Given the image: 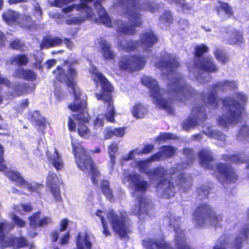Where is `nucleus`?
<instances>
[{"label": "nucleus", "instance_id": "53", "mask_svg": "<svg viewBox=\"0 0 249 249\" xmlns=\"http://www.w3.org/2000/svg\"><path fill=\"white\" fill-rule=\"evenodd\" d=\"M160 20L164 23L172 24L173 22V18L171 11L169 10L164 11L160 16Z\"/></svg>", "mask_w": 249, "mask_h": 249}, {"label": "nucleus", "instance_id": "36", "mask_svg": "<svg viewBox=\"0 0 249 249\" xmlns=\"http://www.w3.org/2000/svg\"><path fill=\"white\" fill-rule=\"evenodd\" d=\"M212 187L208 183L203 184L200 187L197 188L196 190V196L197 198L200 200L204 199H207L208 196L211 192Z\"/></svg>", "mask_w": 249, "mask_h": 249}, {"label": "nucleus", "instance_id": "19", "mask_svg": "<svg viewBox=\"0 0 249 249\" xmlns=\"http://www.w3.org/2000/svg\"><path fill=\"white\" fill-rule=\"evenodd\" d=\"M194 65L196 68L209 73L214 72L218 70L213 58L208 56L195 59Z\"/></svg>", "mask_w": 249, "mask_h": 249}, {"label": "nucleus", "instance_id": "31", "mask_svg": "<svg viewBox=\"0 0 249 249\" xmlns=\"http://www.w3.org/2000/svg\"><path fill=\"white\" fill-rule=\"evenodd\" d=\"M90 119V117L88 116V121L77 120L78 121L77 129V133L78 135L83 138L87 139L90 135V131L86 124V123H89Z\"/></svg>", "mask_w": 249, "mask_h": 249}, {"label": "nucleus", "instance_id": "51", "mask_svg": "<svg viewBox=\"0 0 249 249\" xmlns=\"http://www.w3.org/2000/svg\"><path fill=\"white\" fill-rule=\"evenodd\" d=\"M144 107L141 103L135 104L132 109V113L137 118H142L144 114Z\"/></svg>", "mask_w": 249, "mask_h": 249}, {"label": "nucleus", "instance_id": "27", "mask_svg": "<svg viewBox=\"0 0 249 249\" xmlns=\"http://www.w3.org/2000/svg\"><path fill=\"white\" fill-rule=\"evenodd\" d=\"M13 76L29 81H34L36 79L37 74L33 70L19 68L15 70Z\"/></svg>", "mask_w": 249, "mask_h": 249}, {"label": "nucleus", "instance_id": "50", "mask_svg": "<svg viewBox=\"0 0 249 249\" xmlns=\"http://www.w3.org/2000/svg\"><path fill=\"white\" fill-rule=\"evenodd\" d=\"M94 0H80V3H84L85 4L83 8H81L83 12H85L86 14L88 15L89 17H90L92 19L95 18V15L93 12L92 8L88 5V2H90Z\"/></svg>", "mask_w": 249, "mask_h": 249}, {"label": "nucleus", "instance_id": "62", "mask_svg": "<svg viewBox=\"0 0 249 249\" xmlns=\"http://www.w3.org/2000/svg\"><path fill=\"white\" fill-rule=\"evenodd\" d=\"M4 147L0 143V171H3L6 170L7 167L6 164L4 163Z\"/></svg>", "mask_w": 249, "mask_h": 249}, {"label": "nucleus", "instance_id": "18", "mask_svg": "<svg viewBox=\"0 0 249 249\" xmlns=\"http://www.w3.org/2000/svg\"><path fill=\"white\" fill-rule=\"evenodd\" d=\"M142 245L146 249H174L170 243L164 240V236L160 238H147L142 241Z\"/></svg>", "mask_w": 249, "mask_h": 249}, {"label": "nucleus", "instance_id": "1", "mask_svg": "<svg viewBox=\"0 0 249 249\" xmlns=\"http://www.w3.org/2000/svg\"><path fill=\"white\" fill-rule=\"evenodd\" d=\"M139 168L150 180L159 179L155 186L157 190L161 191L160 197L164 199H170L176 194L175 185L173 180V176L177 174L176 181L177 185L182 187L187 181L184 173L178 171L177 167H172L169 170L163 166H158L145 171L146 163L143 161L138 162Z\"/></svg>", "mask_w": 249, "mask_h": 249}, {"label": "nucleus", "instance_id": "24", "mask_svg": "<svg viewBox=\"0 0 249 249\" xmlns=\"http://www.w3.org/2000/svg\"><path fill=\"white\" fill-rule=\"evenodd\" d=\"M198 156L202 166L210 170L214 169L212 163L213 161L214 158L211 151L205 149H202L199 152Z\"/></svg>", "mask_w": 249, "mask_h": 249}, {"label": "nucleus", "instance_id": "45", "mask_svg": "<svg viewBox=\"0 0 249 249\" xmlns=\"http://www.w3.org/2000/svg\"><path fill=\"white\" fill-rule=\"evenodd\" d=\"M174 241L177 249H194L187 243L184 236L177 235Z\"/></svg>", "mask_w": 249, "mask_h": 249}, {"label": "nucleus", "instance_id": "5", "mask_svg": "<svg viewBox=\"0 0 249 249\" xmlns=\"http://www.w3.org/2000/svg\"><path fill=\"white\" fill-rule=\"evenodd\" d=\"M141 81L142 84L149 89L150 96L157 107L160 109L166 110L169 114H174L171 100L162 97L165 90L160 88L158 81L151 77L146 76H143Z\"/></svg>", "mask_w": 249, "mask_h": 249}, {"label": "nucleus", "instance_id": "23", "mask_svg": "<svg viewBox=\"0 0 249 249\" xmlns=\"http://www.w3.org/2000/svg\"><path fill=\"white\" fill-rule=\"evenodd\" d=\"M155 205L151 200L142 196H139V208L135 213L136 215L140 216L142 213L149 215L151 212L154 211Z\"/></svg>", "mask_w": 249, "mask_h": 249}, {"label": "nucleus", "instance_id": "37", "mask_svg": "<svg viewBox=\"0 0 249 249\" xmlns=\"http://www.w3.org/2000/svg\"><path fill=\"white\" fill-rule=\"evenodd\" d=\"M243 41V34L242 32L234 29L229 32L228 35V43L229 44L242 43Z\"/></svg>", "mask_w": 249, "mask_h": 249}, {"label": "nucleus", "instance_id": "33", "mask_svg": "<svg viewBox=\"0 0 249 249\" xmlns=\"http://www.w3.org/2000/svg\"><path fill=\"white\" fill-rule=\"evenodd\" d=\"M218 5L215 7V10L218 15L224 12L228 18H230L234 14L232 7L227 2L218 1Z\"/></svg>", "mask_w": 249, "mask_h": 249}, {"label": "nucleus", "instance_id": "16", "mask_svg": "<svg viewBox=\"0 0 249 249\" xmlns=\"http://www.w3.org/2000/svg\"><path fill=\"white\" fill-rule=\"evenodd\" d=\"M216 171L220 176L229 183H234L238 178L237 173L230 164L226 163L219 162L215 166Z\"/></svg>", "mask_w": 249, "mask_h": 249}, {"label": "nucleus", "instance_id": "32", "mask_svg": "<svg viewBox=\"0 0 249 249\" xmlns=\"http://www.w3.org/2000/svg\"><path fill=\"white\" fill-rule=\"evenodd\" d=\"M62 42V39L59 37H52L50 36H47L43 38L41 45L45 48L48 49L59 46Z\"/></svg>", "mask_w": 249, "mask_h": 249}, {"label": "nucleus", "instance_id": "39", "mask_svg": "<svg viewBox=\"0 0 249 249\" xmlns=\"http://www.w3.org/2000/svg\"><path fill=\"white\" fill-rule=\"evenodd\" d=\"M48 159L50 161H51L53 165L57 171L62 169L64 166L63 162L56 148H54L53 157L50 156L48 157Z\"/></svg>", "mask_w": 249, "mask_h": 249}, {"label": "nucleus", "instance_id": "2", "mask_svg": "<svg viewBox=\"0 0 249 249\" xmlns=\"http://www.w3.org/2000/svg\"><path fill=\"white\" fill-rule=\"evenodd\" d=\"M117 2L131 24L129 26L125 22H122L117 30L120 35H133L136 32V27L142 26L141 15L138 12L143 10L153 13L160 8L159 3L151 0H117Z\"/></svg>", "mask_w": 249, "mask_h": 249}, {"label": "nucleus", "instance_id": "25", "mask_svg": "<svg viewBox=\"0 0 249 249\" xmlns=\"http://www.w3.org/2000/svg\"><path fill=\"white\" fill-rule=\"evenodd\" d=\"M98 43L99 45V51L104 59L111 60L115 58V54L111 48V44L107 40L100 38Z\"/></svg>", "mask_w": 249, "mask_h": 249}, {"label": "nucleus", "instance_id": "64", "mask_svg": "<svg viewBox=\"0 0 249 249\" xmlns=\"http://www.w3.org/2000/svg\"><path fill=\"white\" fill-rule=\"evenodd\" d=\"M210 137L214 139L222 140L225 139V135L221 131L213 130L210 132Z\"/></svg>", "mask_w": 249, "mask_h": 249}, {"label": "nucleus", "instance_id": "48", "mask_svg": "<svg viewBox=\"0 0 249 249\" xmlns=\"http://www.w3.org/2000/svg\"><path fill=\"white\" fill-rule=\"evenodd\" d=\"M102 211L101 210H97L95 213L96 215L99 217L101 220V222L102 223L103 230L102 231L103 234L105 235L106 236H110L111 235V232L108 230V227L107 222L106 221V219L104 216L101 214L100 213H102Z\"/></svg>", "mask_w": 249, "mask_h": 249}, {"label": "nucleus", "instance_id": "49", "mask_svg": "<svg viewBox=\"0 0 249 249\" xmlns=\"http://www.w3.org/2000/svg\"><path fill=\"white\" fill-rule=\"evenodd\" d=\"M11 62H15L18 66H25L28 63V58L25 54H19L16 55L11 59Z\"/></svg>", "mask_w": 249, "mask_h": 249}, {"label": "nucleus", "instance_id": "9", "mask_svg": "<svg viewBox=\"0 0 249 249\" xmlns=\"http://www.w3.org/2000/svg\"><path fill=\"white\" fill-rule=\"evenodd\" d=\"M168 92L180 98L188 99L194 94V90L188 85L183 77L178 73L176 77L172 79L168 85Z\"/></svg>", "mask_w": 249, "mask_h": 249}, {"label": "nucleus", "instance_id": "7", "mask_svg": "<svg viewBox=\"0 0 249 249\" xmlns=\"http://www.w3.org/2000/svg\"><path fill=\"white\" fill-rule=\"evenodd\" d=\"M14 228V224L12 222L6 220L0 222V249L12 248L19 249L28 247V241L24 236H7Z\"/></svg>", "mask_w": 249, "mask_h": 249}, {"label": "nucleus", "instance_id": "57", "mask_svg": "<svg viewBox=\"0 0 249 249\" xmlns=\"http://www.w3.org/2000/svg\"><path fill=\"white\" fill-rule=\"evenodd\" d=\"M85 4L84 3L72 4L71 5L67 6L62 9V11L64 13H68L73 11L74 9L81 13H83L81 8H83Z\"/></svg>", "mask_w": 249, "mask_h": 249}, {"label": "nucleus", "instance_id": "61", "mask_svg": "<svg viewBox=\"0 0 249 249\" xmlns=\"http://www.w3.org/2000/svg\"><path fill=\"white\" fill-rule=\"evenodd\" d=\"M173 138V134L169 132L161 133L157 137L156 140L160 143L161 142H165L166 140Z\"/></svg>", "mask_w": 249, "mask_h": 249}, {"label": "nucleus", "instance_id": "52", "mask_svg": "<svg viewBox=\"0 0 249 249\" xmlns=\"http://www.w3.org/2000/svg\"><path fill=\"white\" fill-rule=\"evenodd\" d=\"M52 73L55 75L56 79L60 82H62L66 77L65 70L59 65L56 67Z\"/></svg>", "mask_w": 249, "mask_h": 249}, {"label": "nucleus", "instance_id": "63", "mask_svg": "<svg viewBox=\"0 0 249 249\" xmlns=\"http://www.w3.org/2000/svg\"><path fill=\"white\" fill-rule=\"evenodd\" d=\"M12 219L14 224L19 228H23L25 227L26 222L25 221L17 215L16 214H13L12 216Z\"/></svg>", "mask_w": 249, "mask_h": 249}, {"label": "nucleus", "instance_id": "15", "mask_svg": "<svg viewBox=\"0 0 249 249\" xmlns=\"http://www.w3.org/2000/svg\"><path fill=\"white\" fill-rule=\"evenodd\" d=\"M180 64L177 58L171 53H166L156 64V67L161 70H166L168 72L166 74L167 76L171 72L175 73L174 71V70L178 68Z\"/></svg>", "mask_w": 249, "mask_h": 249}, {"label": "nucleus", "instance_id": "22", "mask_svg": "<svg viewBox=\"0 0 249 249\" xmlns=\"http://www.w3.org/2000/svg\"><path fill=\"white\" fill-rule=\"evenodd\" d=\"M175 153L174 148L171 145H162L159 148V151L152 155L149 160L151 161H160L172 158Z\"/></svg>", "mask_w": 249, "mask_h": 249}, {"label": "nucleus", "instance_id": "47", "mask_svg": "<svg viewBox=\"0 0 249 249\" xmlns=\"http://www.w3.org/2000/svg\"><path fill=\"white\" fill-rule=\"evenodd\" d=\"M185 0H169L170 3L176 4V5L180 4V7L183 12H189L193 9V4L185 2Z\"/></svg>", "mask_w": 249, "mask_h": 249}, {"label": "nucleus", "instance_id": "4", "mask_svg": "<svg viewBox=\"0 0 249 249\" xmlns=\"http://www.w3.org/2000/svg\"><path fill=\"white\" fill-rule=\"evenodd\" d=\"M96 75L100 83L101 89L100 93L95 94V97L106 105V120L108 122L114 123L115 111L112 94L114 88L102 73L97 72Z\"/></svg>", "mask_w": 249, "mask_h": 249}, {"label": "nucleus", "instance_id": "38", "mask_svg": "<svg viewBox=\"0 0 249 249\" xmlns=\"http://www.w3.org/2000/svg\"><path fill=\"white\" fill-rule=\"evenodd\" d=\"M119 45L122 49L127 52L135 51L140 45L139 40H126L124 42L121 41L120 42Z\"/></svg>", "mask_w": 249, "mask_h": 249}, {"label": "nucleus", "instance_id": "10", "mask_svg": "<svg viewBox=\"0 0 249 249\" xmlns=\"http://www.w3.org/2000/svg\"><path fill=\"white\" fill-rule=\"evenodd\" d=\"M146 56L139 55H125L121 57L118 64L123 71H139L143 69L146 63Z\"/></svg>", "mask_w": 249, "mask_h": 249}, {"label": "nucleus", "instance_id": "54", "mask_svg": "<svg viewBox=\"0 0 249 249\" xmlns=\"http://www.w3.org/2000/svg\"><path fill=\"white\" fill-rule=\"evenodd\" d=\"M99 18L101 22L107 27L112 26V22L105 10L102 11V14L99 15Z\"/></svg>", "mask_w": 249, "mask_h": 249}, {"label": "nucleus", "instance_id": "55", "mask_svg": "<svg viewBox=\"0 0 249 249\" xmlns=\"http://www.w3.org/2000/svg\"><path fill=\"white\" fill-rule=\"evenodd\" d=\"M24 46V43L18 38H15L9 44V47L15 50H20L23 48Z\"/></svg>", "mask_w": 249, "mask_h": 249}, {"label": "nucleus", "instance_id": "35", "mask_svg": "<svg viewBox=\"0 0 249 249\" xmlns=\"http://www.w3.org/2000/svg\"><path fill=\"white\" fill-rule=\"evenodd\" d=\"M100 188L107 199L110 201L113 199V191L110 187L109 182L107 180L102 179L101 180Z\"/></svg>", "mask_w": 249, "mask_h": 249}, {"label": "nucleus", "instance_id": "59", "mask_svg": "<svg viewBox=\"0 0 249 249\" xmlns=\"http://www.w3.org/2000/svg\"><path fill=\"white\" fill-rule=\"evenodd\" d=\"M215 58L220 61L222 64H225L228 60V57L222 51L217 50L214 53Z\"/></svg>", "mask_w": 249, "mask_h": 249}, {"label": "nucleus", "instance_id": "17", "mask_svg": "<svg viewBox=\"0 0 249 249\" xmlns=\"http://www.w3.org/2000/svg\"><path fill=\"white\" fill-rule=\"evenodd\" d=\"M158 41V36L151 29L142 32L139 39L140 45L146 51L157 44Z\"/></svg>", "mask_w": 249, "mask_h": 249}, {"label": "nucleus", "instance_id": "14", "mask_svg": "<svg viewBox=\"0 0 249 249\" xmlns=\"http://www.w3.org/2000/svg\"><path fill=\"white\" fill-rule=\"evenodd\" d=\"M6 176L12 181L16 183L17 185L23 188L27 189L31 192H37L40 187H43L41 184H36L34 185L32 183L26 180L21 174L16 170H9L6 173Z\"/></svg>", "mask_w": 249, "mask_h": 249}, {"label": "nucleus", "instance_id": "12", "mask_svg": "<svg viewBox=\"0 0 249 249\" xmlns=\"http://www.w3.org/2000/svg\"><path fill=\"white\" fill-rule=\"evenodd\" d=\"M72 94L74 95V100L72 103H70L68 107L72 112H78L73 115L75 120H82L88 121V112L87 109V102L84 100H80L81 94L80 92L77 91L76 89L72 90Z\"/></svg>", "mask_w": 249, "mask_h": 249}, {"label": "nucleus", "instance_id": "30", "mask_svg": "<svg viewBox=\"0 0 249 249\" xmlns=\"http://www.w3.org/2000/svg\"><path fill=\"white\" fill-rule=\"evenodd\" d=\"M200 96L202 102L205 106H209L212 108H217V96L216 93H213V91L209 92L208 93L202 92Z\"/></svg>", "mask_w": 249, "mask_h": 249}, {"label": "nucleus", "instance_id": "8", "mask_svg": "<svg viewBox=\"0 0 249 249\" xmlns=\"http://www.w3.org/2000/svg\"><path fill=\"white\" fill-rule=\"evenodd\" d=\"M222 104L226 111V117L224 118L220 116L218 119V124L226 127L231 124H236L241 120V116L244 107L238 101L231 97L222 100Z\"/></svg>", "mask_w": 249, "mask_h": 249}, {"label": "nucleus", "instance_id": "6", "mask_svg": "<svg viewBox=\"0 0 249 249\" xmlns=\"http://www.w3.org/2000/svg\"><path fill=\"white\" fill-rule=\"evenodd\" d=\"M193 221L197 227L203 226L207 221L214 227H220L223 215L217 213L208 203H200L196 206L193 213Z\"/></svg>", "mask_w": 249, "mask_h": 249}, {"label": "nucleus", "instance_id": "3", "mask_svg": "<svg viewBox=\"0 0 249 249\" xmlns=\"http://www.w3.org/2000/svg\"><path fill=\"white\" fill-rule=\"evenodd\" d=\"M71 147L77 167L82 171H88L91 175L92 183L97 185V178L100 177L101 173L89 153L75 141L71 142Z\"/></svg>", "mask_w": 249, "mask_h": 249}, {"label": "nucleus", "instance_id": "43", "mask_svg": "<svg viewBox=\"0 0 249 249\" xmlns=\"http://www.w3.org/2000/svg\"><path fill=\"white\" fill-rule=\"evenodd\" d=\"M209 49L208 47L204 44L197 45L195 47L194 52V60L197 59H201L203 55L208 53Z\"/></svg>", "mask_w": 249, "mask_h": 249}, {"label": "nucleus", "instance_id": "60", "mask_svg": "<svg viewBox=\"0 0 249 249\" xmlns=\"http://www.w3.org/2000/svg\"><path fill=\"white\" fill-rule=\"evenodd\" d=\"M28 88V86L27 84H19L15 86L14 91L17 93L18 95H21L26 92Z\"/></svg>", "mask_w": 249, "mask_h": 249}, {"label": "nucleus", "instance_id": "46", "mask_svg": "<svg viewBox=\"0 0 249 249\" xmlns=\"http://www.w3.org/2000/svg\"><path fill=\"white\" fill-rule=\"evenodd\" d=\"M108 148V153L112 165H114L116 161L115 154L117 152L119 149L118 144L115 142H112L110 144Z\"/></svg>", "mask_w": 249, "mask_h": 249}, {"label": "nucleus", "instance_id": "34", "mask_svg": "<svg viewBox=\"0 0 249 249\" xmlns=\"http://www.w3.org/2000/svg\"><path fill=\"white\" fill-rule=\"evenodd\" d=\"M212 88L214 89H219L222 91L229 89H235L237 85L235 82L226 80L223 82H218L213 84Z\"/></svg>", "mask_w": 249, "mask_h": 249}, {"label": "nucleus", "instance_id": "21", "mask_svg": "<svg viewBox=\"0 0 249 249\" xmlns=\"http://www.w3.org/2000/svg\"><path fill=\"white\" fill-rule=\"evenodd\" d=\"M58 178L54 173H49L47 177L46 185L50 190L56 201L62 200L60 188L57 184Z\"/></svg>", "mask_w": 249, "mask_h": 249}, {"label": "nucleus", "instance_id": "44", "mask_svg": "<svg viewBox=\"0 0 249 249\" xmlns=\"http://www.w3.org/2000/svg\"><path fill=\"white\" fill-rule=\"evenodd\" d=\"M222 158L225 161L236 164L243 163L245 162V160L240 157V154H224L222 155Z\"/></svg>", "mask_w": 249, "mask_h": 249}, {"label": "nucleus", "instance_id": "56", "mask_svg": "<svg viewBox=\"0 0 249 249\" xmlns=\"http://www.w3.org/2000/svg\"><path fill=\"white\" fill-rule=\"evenodd\" d=\"M40 212L38 211L34 213L32 215L30 216L28 218L29 221V225L31 227L34 228H37L38 220L40 216Z\"/></svg>", "mask_w": 249, "mask_h": 249}, {"label": "nucleus", "instance_id": "11", "mask_svg": "<svg viewBox=\"0 0 249 249\" xmlns=\"http://www.w3.org/2000/svg\"><path fill=\"white\" fill-rule=\"evenodd\" d=\"M107 217L113 231L117 232L121 237H125L127 235L130 231L126 224V217L124 214L121 213L118 215L113 209H110L107 212Z\"/></svg>", "mask_w": 249, "mask_h": 249}, {"label": "nucleus", "instance_id": "42", "mask_svg": "<svg viewBox=\"0 0 249 249\" xmlns=\"http://www.w3.org/2000/svg\"><path fill=\"white\" fill-rule=\"evenodd\" d=\"M30 121L34 123L38 126L44 127L46 125V120L44 118H42L39 111H34L30 116Z\"/></svg>", "mask_w": 249, "mask_h": 249}, {"label": "nucleus", "instance_id": "41", "mask_svg": "<svg viewBox=\"0 0 249 249\" xmlns=\"http://www.w3.org/2000/svg\"><path fill=\"white\" fill-rule=\"evenodd\" d=\"M87 20H92L93 19L89 17L88 15L85 14V15H80L78 17H73L65 20V23L67 25H79L84 22Z\"/></svg>", "mask_w": 249, "mask_h": 249}, {"label": "nucleus", "instance_id": "28", "mask_svg": "<svg viewBox=\"0 0 249 249\" xmlns=\"http://www.w3.org/2000/svg\"><path fill=\"white\" fill-rule=\"evenodd\" d=\"M229 242L227 239L219 238L216 244L213 247V249H228ZM243 246V239L237 236L233 242L232 249H241Z\"/></svg>", "mask_w": 249, "mask_h": 249}, {"label": "nucleus", "instance_id": "20", "mask_svg": "<svg viewBox=\"0 0 249 249\" xmlns=\"http://www.w3.org/2000/svg\"><path fill=\"white\" fill-rule=\"evenodd\" d=\"M127 179L135 192L144 193L147 191L148 182L142 179L138 174H130L127 176Z\"/></svg>", "mask_w": 249, "mask_h": 249}, {"label": "nucleus", "instance_id": "26", "mask_svg": "<svg viewBox=\"0 0 249 249\" xmlns=\"http://www.w3.org/2000/svg\"><path fill=\"white\" fill-rule=\"evenodd\" d=\"M18 25L23 30L32 31L36 30L38 25L32 19L30 15L23 14L19 18Z\"/></svg>", "mask_w": 249, "mask_h": 249}, {"label": "nucleus", "instance_id": "40", "mask_svg": "<svg viewBox=\"0 0 249 249\" xmlns=\"http://www.w3.org/2000/svg\"><path fill=\"white\" fill-rule=\"evenodd\" d=\"M68 78L67 79V86L70 87L71 90L76 89V83L74 82V78L77 75V71L75 69L69 66L68 70Z\"/></svg>", "mask_w": 249, "mask_h": 249}, {"label": "nucleus", "instance_id": "58", "mask_svg": "<svg viewBox=\"0 0 249 249\" xmlns=\"http://www.w3.org/2000/svg\"><path fill=\"white\" fill-rule=\"evenodd\" d=\"M237 136L239 138H249V126L247 124L243 125L238 130Z\"/></svg>", "mask_w": 249, "mask_h": 249}, {"label": "nucleus", "instance_id": "29", "mask_svg": "<svg viewBox=\"0 0 249 249\" xmlns=\"http://www.w3.org/2000/svg\"><path fill=\"white\" fill-rule=\"evenodd\" d=\"M1 17L6 24L12 26L18 25L20 14L14 10L9 9L2 14Z\"/></svg>", "mask_w": 249, "mask_h": 249}, {"label": "nucleus", "instance_id": "13", "mask_svg": "<svg viewBox=\"0 0 249 249\" xmlns=\"http://www.w3.org/2000/svg\"><path fill=\"white\" fill-rule=\"evenodd\" d=\"M207 114L203 105H195L192 109L191 116L183 122L182 126L189 130L196 126L198 122H203L207 119Z\"/></svg>", "mask_w": 249, "mask_h": 249}]
</instances>
